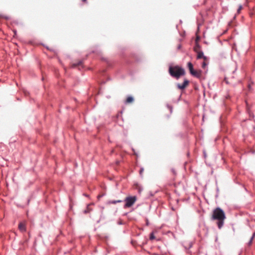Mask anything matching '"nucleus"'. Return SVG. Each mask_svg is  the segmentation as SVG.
<instances>
[{
  "mask_svg": "<svg viewBox=\"0 0 255 255\" xmlns=\"http://www.w3.org/2000/svg\"><path fill=\"white\" fill-rule=\"evenodd\" d=\"M180 46H181L179 45L178 46V49L180 48Z\"/></svg>",
  "mask_w": 255,
  "mask_h": 255,
  "instance_id": "nucleus-19",
  "label": "nucleus"
},
{
  "mask_svg": "<svg viewBox=\"0 0 255 255\" xmlns=\"http://www.w3.org/2000/svg\"><path fill=\"white\" fill-rule=\"evenodd\" d=\"M143 171H144V170H143V168H141V169H140L139 173H140V175H141V174H142V173H143Z\"/></svg>",
  "mask_w": 255,
  "mask_h": 255,
  "instance_id": "nucleus-16",
  "label": "nucleus"
},
{
  "mask_svg": "<svg viewBox=\"0 0 255 255\" xmlns=\"http://www.w3.org/2000/svg\"><path fill=\"white\" fill-rule=\"evenodd\" d=\"M122 202L121 200H112V201H109V204H115L117 203H121Z\"/></svg>",
  "mask_w": 255,
  "mask_h": 255,
  "instance_id": "nucleus-12",
  "label": "nucleus"
},
{
  "mask_svg": "<svg viewBox=\"0 0 255 255\" xmlns=\"http://www.w3.org/2000/svg\"><path fill=\"white\" fill-rule=\"evenodd\" d=\"M194 51L197 53V59L203 58L204 60H207V57H206L204 55L203 52L202 51L198 50V47H195Z\"/></svg>",
  "mask_w": 255,
  "mask_h": 255,
  "instance_id": "nucleus-4",
  "label": "nucleus"
},
{
  "mask_svg": "<svg viewBox=\"0 0 255 255\" xmlns=\"http://www.w3.org/2000/svg\"><path fill=\"white\" fill-rule=\"evenodd\" d=\"M155 238V237L153 233H151L150 235V240H153Z\"/></svg>",
  "mask_w": 255,
  "mask_h": 255,
  "instance_id": "nucleus-14",
  "label": "nucleus"
},
{
  "mask_svg": "<svg viewBox=\"0 0 255 255\" xmlns=\"http://www.w3.org/2000/svg\"><path fill=\"white\" fill-rule=\"evenodd\" d=\"M136 200V197L135 196L126 197L125 200L126 204L124 206V208H127L131 207L134 204Z\"/></svg>",
  "mask_w": 255,
  "mask_h": 255,
  "instance_id": "nucleus-3",
  "label": "nucleus"
},
{
  "mask_svg": "<svg viewBox=\"0 0 255 255\" xmlns=\"http://www.w3.org/2000/svg\"><path fill=\"white\" fill-rule=\"evenodd\" d=\"M225 219V214L221 208H217L213 211L212 219L218 221V226L219 229L222 227Z\"/></svg>",
  "mask_w": 255,
  "mask_h": 255,
  "instance_id": "nucleus-1",
  "label": "nucleus"
},
{
  "mask_svg": "<svg viewBox=\"0 0 255 255\" xmlns=\"http://www.w3.org/2000/svg\"><path fill=\"white\" fill-rule=\"evenodd\" d=\"M86 0H83V1H85Z\"/></svg>",
  "mask_w": 255,
  "mask_h": 255,
  "instance_id": "nucleus-20",
  "label": "nucleus"
},
{
  "mask_svg": "<svg viewBox=\"0 0 255 255\" xmlns=\"http://www.w3.org/2000/svg\"><path fill=\"white\" fill-rule=\"evenodd\" d=\"M255 232L254 233V234L252 237V240H253L254 238H255Z\"/></svg>",
  "mask_w": 255,
  "mask_h": 255,
  "instance_id": "nucleus-17",
  "label": "nucleus"
},
{
  "mask_svg": "<svg viewBox=\"0 0 255 255\" xmlns=\"http://www.w3.org/2000/svg\"><path fill=\"white\" fill-rule=\"evenodd\" d=\"M18 229L21 232H25L26 231L25 224L23 223H20L18 225Z\"/></svg>",
  "mask_w": 255,
  "mask_h": 255,
  "instance_id": "nucleus-6",
  "label": "nucleus"
},
{
  "mask_svg": "<svg viewBox=\"0 0 255 255\" xmlns=\"http://www.w3.org/2000/svg\"><path fill=\"white\" fill-rule=\"evenodd\" d=\"M206 60H204V61L203 62V63L202 64V67L203 68H205L206 67V66H207V63L206 62Z\"/></svg>",
  "mask_w": 255,
  "mask_h": 255,
  "instance_id": "nucleus-13",
  "label": "nucleus"
},
{
  "mask_svg": "<svg viewBox=\"0 0 255 255\" xmlns=\"http://www.w3.org/2000/svg\"><path fill=\"white\" fill-rule=\"evenodd\" d=\"M253 240H252V238H251V240H250V242H249V245H251V244H252Z\"/></svg>",
  "mask_w": 255,
  "mask_h": 255,
  "instance_id": "nucleus-18",
  "label": "nucleus"
},
{
  "mask_svg": "<svg viewBox=\"0 0 255 255\" xmlns=\"http://www.w3.org/2000/svg\"><path fill=\"white\" fill-rule=\"evenodd\" d=\"M242 9V5H240V6L238 8V10H237L238 13H240V11Z\"/></svg>",
  "mask_w": 255,
  "mask_h": 255,
  "instance_id": "nucleus-15",
  "label": "nucleus"
},
{
  "mask_svg": "<svg viewBox=\"0 0 255 255\" xmlns=\"http://www.w3.org/2000/svg\"><path fill=\"white\" fill-rule=\"evenodd\" d=\"M134 101V99L131 96H128L126 101H125V103L126 104H130V103H132Z\"/></svg>",
  "mask_w": 255,
  "mask_h": 255,
  "instance_id": "nucleus-8",
  "label": "nucleus"
},
{
  "mask_svg": "<svg viewBox=\"0 0 255 255\" xmlns=\"http://www.w3.org/2000/svg\"><path fill=\"white\" fill-rule=\"evenodd\" d=\"M169 73L172 77L177 79L185 74L184 69L178 66H170L169 68Z\"/></svg>",
  "mask_w": 255,
  "mask_h": 255,
  "instance_id": "nucleus-2",
  "label": "nucleus"
},
{
  "mask_svg": "<svg viewBox=\"0 0 255 255\" xmlns=\"http://www.w3.org/2000/svg\"><path fill=\"white\" fill-rule=\"evenodd\" d=\"M193 76L196 77H200L201 75V72L200 71H195L194 70L193 72V73L191 74Z\"/></svg>",
  "mask_w": 255,
  "mask_h": 255,
  "instance_id": "nucleus-7",
  "label": "nucleus"
},
{
  "mask_svg": "<svg viewBox=\"0 0 255 255\" xmlns=\"http://www.w3.org/2000/svg\"><path fill=\"white\" fill-rule=\"evenodd\" d=\"M188 67L189 68V70L190 71V73L191 74V73H193V72L194 71V69H193V66L192 65V64L191 63V62H188Z\"/></svg>",
  "mask_w": 255,
  "mask_h": 255,
  "instance_id": "nucleus-9",
  "label": "nucleus"
},
{
  "mask_svg": "<svg viewBox=\"0 0 255 255\" xmlns=\"http://www.w3.org/2000/svg\"><path fill=\"white\" fill-rule=\"evenodd\" d=\"M82 62L81 61H79L77 63H73L71 65V67L72 68H76V67L77 66H80V65H82Z\"/></svg>",
  "mask_w": 255,
  "mask_h": 255,
  "instance_id": "nucleus-10",
  "label": "nucleus"
},
{
  "mask_svg": "<svg viewBox=\"0 0 255 255\" xmlns=\"http://www.w3.org/2000/svg\"><path fill=\"white\" fill-rule=\"evenodd\" d=\"M90 206H91V204H89L87 206V209L84 211L85 214L90 213L92 210V209L90 207Z\"/></svg>",
  "mask_w": 255,
  "mask_h": 255,
  "instance_id": "nucleus-11",
  "label": "nucleus"
},
{
  "mask_svg": "<svg viewBox=\"0 0 255 255\" xmlns=\"http://www.w3.org/2000/svg\"><path fill=\"white\" fill-rule=\"evenodd\" d=\"M189 81L187 79H185L183 84H177V86L178 89L183 90L186 88L189 85Z\"/></svg>",
  "mask_w": 255,
  "mask_h": 255,
  "instance_id": "nucleus-5",
  "label": "nucleus"
}]
</instances>
